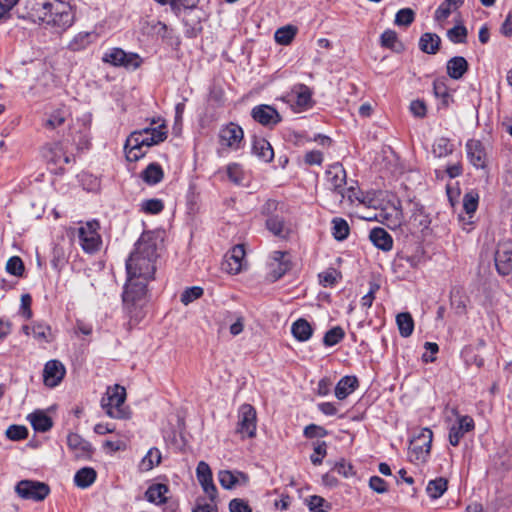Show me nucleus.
I'll return each mask as SVG.
<instances>
[{"label":"nucleus","instance_id":"1","mask_svg":"<svg viewBox=\"0 0 512 512\" xmlns=\"http://www.w3.org/2000/svg\"><path fill=\"white\" fill-rule=\"evenodd\" d=\"M157 244L151 233H143L126 261L127 281L122 294L124 309L131 318L140 317L147 303L146 285L156 271Z\"/></svg>","mask_w":512,"mask_h":512},{"label":"nucleus","instance_id":"2","mask_svg":"<svg viewBox=\"0 0 512 512\" xmlns=\"http://www.w3.org/2000/svg\"><path fill=\"white\" fill-rule=\"evenodd\" d=\"M26 3L32 17L58 31L67 30L75 21V8L70 0H26Z\"/></svg>","mask_w":512,"mask_h":512},{"label":"nucleus","instance_id":"3","mask_svg":"<svg viewBox=\"0 0 512 512\" xmlns=\"http://www.w3.org/2000/svg\"><path fill=\"white\" fill-rule=\"evenodd\" d=\"M167 126L161 119H153L148 126L133 131L126 140L125 154L128 161H138L146 151L143 148H150L158 145L167 138Z\"/></svg>","mask_w":512,"mask_h":512},{"label":"nucleus","instance_id":"4","mask_svg":"<svg viewBox=\"0 0 512 512\" xmlns=\"http://www.w3.org/2000/svg\"><path fill=\"white\" fill-rule=\"evenodd\" d=\"M433 432L429 428H421L410 440L408 459L410 462L420 465L425 463L431 450Z\"/></svg>","mask_w":512,"mask_h":512},{"label":"nucleus","instance_id":"5","mask_svg":"<svg viewBox=\"0 0 512 512\" xmlns=\"http://www.w3.org/2000/svg\"><path fill=\"white\" fill-rule=\"evenodd\" d=\"M126 400V390L120 385L108 387L106 396L102 398L101 405L108 416L115 419H126L129 412L124 407Z\"/></svg>","mask_w":512,"mask_h":512},{"label":"nucleus","instance_id":"6","mask_svg":"<svg viewBox=\"0 0 512 512\" xmlns=\"http://www.w3.org/2000/svg\"><path fill=\"white\" fill-rule=\"evenodd\" d=\"M220 150L237 151L244 144V131L238 124L230 122L220 127L218 132Z\"/></svg>","mask_w":512,"mask_h":512},{"label":"nucleus","instance_id":"7","mask_svg":"<svg viewBox=\"0 0 512 512\" xmlns=\"http://www.w3.org/2000/svg\"><path fill=\"white\" fill-rule=\"evenodd\" d=\"M97 220L87 221L78 228L79 243L86 253H95L102 243Z\"/></svg>","mask_w":512,"mask_h":512},{"label":"nucleus","instance_id":"8","mask_svg":"<svg viewBox=\"0 0 512 512\" xmlns=\"http://www.w3.org/2000/svg\"><path fill=\"white\" fill-rule=\"evenodd\" d=\"M237 432L242 438H253L256 435L257 415L250 404H242L238 410Z\"/></svg>","mask_w":512,"mask_h":512},{"label":"nucleus","instance_id":"9","mask_svg":"<svg viewBox=\"0 0 512 512\" xmlns=\"http://www.w3.org/2000/svg\"><path fill=\"white\" fill-rule=\"evenodd\" d=\"M15 491L18 496L23 499L42 501L48 496L50 489L48 485L43 482L21 480L17 483Z\"/></svg>","mask_w":512,"mask_h":512},{"label":"nucleus","instance_id":"10","mask_svg":"<svg viewBox=\"0 0 512 512\" xmlns=\"http://www.w3.org/2000/svg\"><path fill=\"white\" fill-rule=\"evenodd\" d=\"M456 416L455 421L449 427L448 440L452 446H458L461 439L475 428V423L472 417L468 415H461L453 410Z\"/></svg>","mask_w":512,"mask_h":512},{"label":"nucleus","instance_id":"11","mask_svg":"<svg viewBox=\"0 0 512 512\" xmlns=\"http://www.w3.org/2000/svg\"><path fill=\"white\" fill-rule=\"evenodd\" d=\"M102 61L113 66H123L125 68H138L141 63L139 55L135 53H126L121 48H111L107 50Z\"/></svg>","mask_w":512,"mask_h":512},{"label":"nucleus","instance_id":"12","mask_svg":"<svg viewBox=\"0 0 512 512\" xmlns=\"http://www.w3.org/2000/svg\"><path fill=\"white\" fill-rule=\"evenodd\" d=\"M325 176L329 189L344 199L347 175L343 166L340 163L330 165L326 170Z\"/></svg>","mask_w":512,"mask_h":512},{"label":"nucleus","instance_id":"13","mask_svg":"<svg viewBox=\"0 0 512 512\" xmlns=\"http://www.w3.org/2000/svg\"><path fill=\"white\" fill-rule=\"evenodd\" d=\"M246 252L243 245L238 244L230 249L222 263V269L235 275L243 271L247 266Z\"/></svg>","mask_w":512,"mask_h":512},{"label":"nucleus","instance_id":"14","mask_svg":"<svg viewBox=\"0 0 512 512\" xmlns=\"http://www.w3.org/2000/svg\"><path fill=\"white\" fill-rule=\"evenodd\" d=\"M66 374V368L59 360H49L44 365L43 383L48 388L57 387Z\"/></svg>","mask_w":512,"mask_h":512},{"label":"nucleus","instance_id":"15","mask_svg":"<svg viewBox=\"0 0 512 512\" xmlns=\"http://www.w3.org/2000/svg\"><path fill=\"white\" fill-rule=\"evenodd\" d=\"M495 266L499 274L509 275L512 272V242H501L495 252Z\"/></svg>","mask_w":512,"mask_h":512},{"label":"nucleus","instance_id":"16","mask_svg":"<svg viewBox=\"0 0 512 512\" xmlns=\"http://www.w3.org/2000/svg\"><path fill=\"white\" fill-rule=\"evenodd\" d=\"M197 479L203 489V491L207 494L211 502H214L217 498V488L213 482L212 471L209 465L200 461L196 468Z\"/></svg>","mask_w":512,"mask_h":512},{"label":"nucleus","instance_id":"17","mask_svg":"<svg viewBox=\"0 0 512 512\" xmlns=\"http://www.w3.org/2000/svg\"><path fill=\"white\" fill-rule=\"evenodd\" d=\"M251 115L253 119L263 126L273 127L281 121V116L278 111L270 105L255 106Z\"/></svg>","mask_w":512,"mask_h":512},{"label":"nucleus","instance_id":"18","mask_svg":"<svg viewBox=\"0 0 512 512\" xmlns=\"http://www.w3.org/2000/svg\"><path fill=\"white\" fill-rule=\"evenodd\" d=\"M467 157L477 169L486 167L487 157L483 144L479 140L471 139L466 143Z\"/></svg>","mask_w":512,"mask_h":512},{"label":"nucleus","instance_id":"19","mask_svg":"<svg viewBox=\"0 0 512 512\" xmlns=\"http://www.w3.org/2000/svg\"><path fill=\"white\" fill-rule=\"evenodd\" d=\"M67 445L76 457L86 458L92 453L91 444L77 433L68 434Z\"/></svg>","mask_w":512,"mask_h":512},{"label":"nucleus","instance_id":"20","mask_svg":"<svg viewBox=\"0 0 512 512\" xmlns=\"http://www.w3.org/2000/svg\"><path fill=\"white\" fill-rule=\"evenodd\" d=\"M285 257L286 253L282 251H274L272 253L269 267L273 280L281 278L289 270L290 263Z\"/></svg>","mask_w":512,"mask_h":512},{"label":"nucleus","instance_id":"21","mask_svg":"<svg viewBox=\"0 0 512 512\" xmlns=\"http://www.w3.org/2000/svg\"><path fill=\"white\" fill-rule=\"evenodd\" d=\"M22 329L26 335L33 334L40 342H49L53 337L51 328L45 322H31V325H24Z\"/></svg>","mask_w":512,"mask_h":512},{"label":"nucleus","instance_id":"22","mask_svg":"<svg viewBox=\"0 0 512 512\" xmlns=\"http://www.w3.org/2000/svg\"><path fill=\"white\" fill-rule=\"evenodd\" d=\"M369 239L379 249L390 251L393 247L391 235L383 228L376 227L370 231Z\"/></svg>","mask_w":512,"mask_h":512},{"label":"nucleus","instance_id":"23","mask_svg":"<svg viewBox=\"0 0 512 512\" xmlns=\"http://www.w3.org/2000/svg\"><path fill=\"white\" fill-rule=\"evenodd\" d=\"M468 67L469 65L467 60L462 56L452 57L446 64L447 74L454 80L461 79L467 72Z\"/></svg>","mask_w":512,"mask_h":512},{"label":"nucleus","instance_id":"24","mask_svg":"<svg viewBox=\"0 0 512 512\" xmlns=\"http://www.w3.org/2000/svg\"><path fill=\"white\" fill-rule=\"evenodd\" d=\"M168 492L169 488L166 484L155 483L148 487L145 492V497L147 501L155 505H162L167 502Z\"/></svg>","mask_w":512,"mask_h":512},{"label":"nucleus","instance_id":"25","mask_svg":"<svg viewBox=\"0 0 512 512\" xmlns=\"http://www.w3.org/2000/svg\"><path fill=\"white\" fill-rule=\"evenodd\" d=\"M312 93L305 85H299L293 90V105L298 111H303L312 106Z\"/></svg>","mask_w":512,"mask_h":512},{"label":"nucleus","instance_id":"26","mask_svg":"<svg viewBox=\"0 0 512 512\" xmlns=\"http://www.w3.org/2000/svg\"><path fill=\"white\" fill-rule=\"evenodd\" d=\"M252 152L264 162H270L274 157L271 144L264 138H254L252 142Z\"/></svg>","mask_w":512,"mask_h":512},{"label":"nucleus","instance_id":"27","mask_svg":"<svg viewBox=\"0 0 512 512\" xmlns=\"http://www.w3.org/2000/svg\"><path fill=\"white\" fill-rule=\"evenodd\" d=\"M358 387V380L355 376H345L340 379L335 387V396L339 400L345 399Z\"/></svg>","mask_w":512,"mask_h":512},{"label":"nucleus","instance_id":"28","mask_svg":"<svg viewBox=\"0 0 512 512\" xmlns=\"http://www.w3.org/2000/svg\"><path fill=\"white\" fill-rule=\"evenodd\" d=\"M28 420L35 431L46 432L52 425V419L43 411H35L28 416Z\"/></svg>","mask_w":512,"mask_h":512},{"label":"nucleus","instance_id":"29","mask_svg":"<svg viewBox=\"0 0 512 512\" xmlns=\"http://www.w3.org/2000/svg\"><path fill=\"white\" fill-rule=\"evenodd\" d=\"M164 172L158 163L149 164L141 173L142 180L148 185H156L162 181Z\"/></svg>","mask_w":512,"mask_h":512},{"label":"nucleus","instance_id":"30","mask_svg":"<svg viewBox=\"0 0 512 512\" xmlns=\"http://www.w3.org/2000/svg\"><path fill=\"white\" fill-rule=\"evenodd\" d=\"M96 36L92 32H79L68 44V49L74 52L86 49L94 40Z\"/></svg>","mask_w":512,"mask_h":512},{"label":"nucleus","instance_id":"31","mask_svg":"<svg viewBox=\"0 0 512 512\" xmlns=\"http://www.w3.org/2000/svg\"><path fill=\"white\" fill-rule=\"evenodd\" d=\"M441 40L437 34L424 33L419 40V48L427 54H436L439 50Z\"/></svg>","mask_w":512,"mask_h":512},{"label":"nucleus","instance_id":"32","mask_svg":"<svg viewBox=\"0 0 512 512\" xmlns=\"http://www.w3.org/2000/svg\"><path fill=\"white\" fill-rule=\"evenodd\" d=\"M96 471L91 467H84L78 470L74 476L76 486L85 489L91 486L96 480Z\"/></svg>","mask_w":512,"mask_h":512},{"label":"nucleus","instance_id":"33","mask_svg":"<svg viewBox=\"0 0 512 512\" xmlns=\"http://www.w3.org/2000/svg\"><path fill=\"white\" fill-rule=\"evenodd\" d=\"M451 306L456 310V313L461 316L466 309L468 297L462 287H453L450 292Z\"/></svg>","mask_w":512,"mask_h":512},{"label":"nucleus","instance_id":"34","mask_svg":"<svg viewBox=\"0 0 512 512\" xmlns=\"http://www.w3.org/2000/svg\"><path fill=\"white\" fill-rule=\"evenodd\" d=\"M266 228L275 236L285 237L288 233V228L282 217L278 215L270 216L266 220Z\"/></svg>","mask_w":512,"mask_h":512},{"label":"nucleus","instance_id":"35","mask_svg":"<svg viewBox=\"0 0 512 512\" xmlns=\"http://www.w3.org/2000/svg\"><path fill=\"white\" fill-rule=\"evenodd\" d=\"M331 224L332 235L336 240L343 241L349 236L350 227L345 219L340 217L333 218Z\"/></svg>","mask_w":512,"mask_h":512},{"label":"nucleus","instance_id":"36","mask_svg":"<svg viewBox=\"0 0 512 512\" xmlns=\"http://www.w3.org/2000/svg\"><path fill=\"white\" fill-rule=\"evenodd\" d=\"M447 484L448 482L445 478H436L434 480L429 481L426 487V492L430 498L438 499L447 490Z\"/></svg>","mask_w":512,"mask_h":512},{"label":"nucleus","instance_id":"37","mask_svg":"<svg viewBox=\"0 0 512 512\" xmlns=\"http://www.w3.org/2000/svg\"><path fill=\"white\" fill-rule=\"evenodd\" d=\"M161 462V452L157 448H151L140 462L142 471H149Z\"/></svg>","mask_w":512,"mask_h":512},{"label":"nucleus","instance_id":"38","mask_svg":"<svg viewBox=\"0 0 512 512\" xmlns=\"http://www.w3.org/2000/svg\"><path fill=\"white\" fill-rule=\"evenodd\" d=\"M291 333L298 341H307L312 336L313 329L309 322H293Z\"/></svg>","mask_w":512,"mask_h":512},{"label":"nucleus","instance_id":"39","mask_svg":"<svg viewBox=\"0 0 512 512\" xmlns=\"http://www.w3.org/2000/svg\"><path fill=\"white\" fill-rule=\"evenodd\" d=\"M297 33V28L287 25L276 30L274 34L275 41L280 45H289Z\"/></svg>","mask_w":512,"mask_h":512},{"label":"nucleus","instance_id":"40","mask_svg":"<svg viewBox=\"0 0 512 512\" xmlns=\"http://www.w3.org/2000/svg\"><path fill=\"white\" fill-rule=\"evenodd\" d=\"M69 116V113L67 109L65 108H58L54 110L47 120L45 121L44 126L50 129H55L61 125H63Z\"/></svg>","mask_w":512,"mask_h":512},{"label":"nucleus","instance_id":"41","mask_svg":"<svg viewBox=\"0 0 512 512\" xmlns=\"http://www.w3.org/2000/svg\"><path fill=\"white\" fill-rule=\"evenodd\" d=\"M454 150V145L450 142L448 138L441 137L436 139L433 144V154L438 157H446L450 155Z\"/></svg>","mask_w":512,"mask_h":512},{"label":"nucleus","instance_id":"42","mask_svg":"<svg viewBox=\"0 0 512 512\" xmlns=\"http://www.w3.org/2000/svg\"><path fill=\"white\" fill-rule=\"evenodd\" d=\"M479 194L475 191L467 192L463 197V208L471 217L478 208Z\"/></svg>","mask_w":512,"mask_h":512},{"label":"nucleus","instance_id":"43","mask_svg":"<svg viewBox=\"0 0 512 512\" xmlns=\"http://www.w3.org/2000/svg\"><path fill=\"white\" fill-rule=\"evenodd\" d=\"M227 176L230 181L237 185L243 184L246 175L240 164L231 163L227 166Z\"/></svg>","mask_w":512,"mask_h":512},{"label":"nucleus","instance_id":"44","mask_svg":"<svg viewBox=\"0 0 512 512\" xmlns=\"http://www.w3.org/2000/svg\"><path fill=\"white\" fill-rule=\"evenodd\" d=\"M468 31L463 25H456L447 31V38L455 44L465 43Z\"/></svg>","mask_w":512,"mask_h":512},{"label":"nucleus","instance_id":"45","mask_svg":"<svg viewBox=\"0 0 512 512\" xmlns=\"http://www.w3.org/2000/svg\"><path fill=\"white\" fill-rule=\"evenodd\" d=\"M433 91L437 98L441 99L443 107H448L451 100V95L448 92V88L443 81L436 80L433 83Z\"/></svg>","mask_w":512,"mask_h":512},{"label":"nucleus","instance_id":"46","mask_svg":"<svg viewBox=\"0 0 512 512\" xmlns=\"http://www.w3.org/2000/svg\"><path fill=\"white\" fill-rule=\"evenodd\" d=\"M141 211L146 214L156 215L164 209V203L160 199H148L142 201Z\"/></svg>","mask_w":512,"mask_h":512},{"label":"nucleus","instance_id":"47","mask_svg":"<svg viewBox=\"0 0 512 512\" xmlns=\"http://www.w3.org/2000/svg\"><path fill=\"white\" fill-rule=\"evenodd\" d=\"M203 295V289L199 286H193L186 288L180 296V301L184 305H188L195 301L196 299H199Z\"/></svg>","mask_w":512,"mask_h":512},{"label":"nucleus","instance_id":"48","mask_svg":"<svg viewBox=\"0 0 512 512\" xmlns=\"http://www.w3.org/2000/svg\"><path fill=\"white\" fill-rule=\"evenodd\" d=\"M415 19V13L411 8L400 9L395 16V24L409 26Z\"/></svg>","mask_w":512,"mask_h":512},{"label":"nucleus","instance_id":"49","mask_svg":"<svg viewBox=\"0 0 512 512\" xmlns=\"http://www.w3.org/2000/svg\"><path fill=\"white\" fill-rule=\"evenodd\" d=\"M218 480L224 489H232L238 482L237 475L228 470L219 471Z\"/></svg>","mask_w":512,"mask_h":512},{"label":"nucleus","instance_id":"50","mask_svg":"<svg viewBox=\"0 0 512 512\" xmlns=\"http://www.w3.org/2000/svg\"><path fill=\"white\" fill-rule=\"evenodd\" d=\"M307 504L312 512H327L329 508L326 500L317 495L310 496L307 499Z\"/></svg>","mask_w":512,"mask_h":512},{"label":"nucleus","instance_id":"51","mask_svg":"<svg viewBox=\"0 0 512 512\" xmlns=\"http://www.w3.org/2000/svg\"><path fill=\"white\" fill-rule=\"evenodd\" d=\"M6 270L14 276H22L24 272V264L20 257L13 256L6 263Z\"/></svg>","mask_w":512,"mask_h":512},{"label":"nucleus","instance_id":"52","mask_svg":"<svg viewBox=\"0 0 512 512\" xmlns=\"http://www.w3.org/2000/svg\"><path fill=\"white\" fill-rule=\"evenodd\" d=\"M344 337V331L340 327H334L328 332H326L324 336V344L326 346H334L339 343Z\"/></svg>","mask_w":512,"mask_h":512},{"label":"nucleus","instance_id":"53","mask_svg":"<svg viewBox=\"0 0 512 512\" xmlns=\"http://www.w3.org/2000/svg\"><path fill=\"white\" fill-rule=\"evenodd\" d=\"M66 262L67 258L64 250L59 246H55L52 252V266L57 270H61L66 264Z\"/></svg>","mask_w":512,"mask_h":512},{"label":"nucleus","instance_id":"54","mask_svg":"<svg viewBox=\"0 0 512 512\" xmlns=\"http://www.w3.org/2000/svg\"><path fill=\"white\" fill-rule=\"evenodd\" d=\"M455 9L445 2H442L434 13L435 21L442 25Z\"/></svg>","mask_w":512,"mask_h":512},{"label":"nucleus","instance_id":"55","mask_svg":"<svg viewBox=\"0 0 512 512\" xmlns=\"http://www.w3.org/2000/svg\"><path fill=\"white\" fill-rule=\"evenodd\" d=\"M28 435L26 427L20 425H11L6 430V436L14 441L25 439Z\"/></svg>","mask_w":512,"mask_h":512},{"label":"nucleus","instance_id":"56","mask_svg":"<svg viewBox=\"0 0 512 512\" xmlns=\"http://www.w3.org/2000/svg\"><path fill=\"white\" fill-rule=\"evenodd\" d=\"M327 454V445L325 442H319L314 446L313 454L310 456V460L314 465H320L323 458Z\"/></svg>","mask_w":512,"mask_h":512},{"label":"nucleus","instance_id":"57","mask_svg":"<svg viewBox=\"0 0 512 512\" xmlns=\"http://www.w3.org/2000/svg\"><path fill=\"white\" fill-rule=\"evenodd\" d=\"M199 0H172L171 9L179 14L182 9H193L197 6Z\"/></svg>","mask_w":512,"mask_h":512},{"label":"nucleus","instance_id":"58","mask_svg":"<svg viewBox=\"0 0 512 512\" xmlns=\"http://www.w3.org/2000/svg\"><path fill=\"white\" fill-rule=\"evenodd\" d=\"M229 511L230 512H252L251 507L248 502L244 499L235 498L232 499L229 503Z\"/></svg>","mask_w":512,"mask_h":512},{"label":"nucleus","instance_id":"59","mask_svg":"<svg viewBox=\"0 0 512 512\" xmlns=\"http://www.w3.org/2000/svg\"><path fill=\"white\" fill-rule=\"evenodd\" d=\"M397 43V34L393 30H386L381 35V44L387 48H395Z\"/></svg>","mask_w":512,"mask_h":512},{"label":"nucleus","instance_id":"60","mask_svg":"<svg viewBox=\"0 0 512 512\" xmlns=\"http://www.w3.org/2000/svg\"><path fill=\"white\" fill-rule=\"evenodd\" d=\"M31 303L32 299L30 295L24 294L21 297V307H20V316L29 319L32 317V311H31Z\"/></svg>","mask_w":512,"mask_h":512},{"label":"nucleus","instance_id":"61","mask_svg":"<svg viewBox=\"0 0 512 512\" xmlns=\"http://www.w3.org/2000/svg\"><path fill=\"white\" fill-rule=\"evenodd\" d=\"M426 352L422 355L424 362H433L435 360V354L438 352V345L432 342L425 343Z\"/></svg>","mask_w":512,"mask_h":512},{"label":"nucleus","instance_id":"62","mask_svg":"<svg viewBox=\"0 0 512 512\" xmlns=\"http://www.w3.org/2000/svg\"><path fill=\"white\" fill-rule=\"evenodd\" d=\"M305 162L309 165H321L323 154L317 150L309 151L305 154Z\"/></svg>","mask_w":512,"mask_h":512},{"label":"nucleus","instance_id":"63","mask_svg":"<svg viewBox=\"0 0 512 512\" xmlns=\"http://www.w3.org/2000/svg\"><path fill=\"white\" fill-rule=\"evenodd\" d=\"M410 111L416 117H424L426 115V105L423 101L414 100L410 104Z\"/></svg>","mask_w":512,"mask_h":512},{"label":"nucleus","instance_id":"64","mask_svg":"<svg viewBox=\"0 0 512 512\" xmlns=\"http://www.w3.org/2000/svg\"><path fill=\"white\" fill-rule=\"evenodd\" d=\"M501 33L506 37L512 36V10L508 12L506 19L501 26Z\"/></svg>","mask_w":512,"mask_h":512}]
</instances>
